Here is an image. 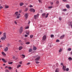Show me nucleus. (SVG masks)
<instances>
[{
	"label": "nucleus",
	"instance_id": "nucleus-1",
	"mask_svg": "<svg viewBox=\"0 0 72 72\" xmlns=\"http://www.w3.org/2000/svg\"><path fill=\"white\" fill-rule=\"evenodd\" d=\"M6 33H4L3 37L1 38V40H4L6 39Z\"/></svg>",
	"mask_w": 72,
	"mask_h": 72
},
{
	"label": "nucleus",
	"instance_id": "nucleus-2",
	"mask_svg": "<svg viewBox=\"0 0 72 72\" xmlns=\"http://www.w3.org/2000/svg\"><path fill=\"white\" fill-rule=\"evenodd\" d=\"M37 57V58L35 59V60L36 61H38L40 60V56H38V55L35 56L34 57L36 58Z\"/></svg>",
	"mask_w": 72,
	"mask_h": 72
},
{
	"label": "nucleus",
	"instance_id": "nucleus-3",
	"mask_svg": "<svg viewBox=\"0 0 72 72\" xmlns=\"http://www.w3.org/2000/svg\"><path fill=\"white\" fill-rule=\"evenodd\" d=\"M20 33H21L23 32V27H21L20 28L19 30Z\"/></svg>",
	"mask_w": 72,
	"mask_h": 72
},
{
	"label": "nucleus",
	"instance_id": "nucleus-4",
	"mask_svg": "<svg viewBox=\"0 0 72 72\" xmlns=\"http://www.w3.org/2000/svg\"><path fill=\"white\" fill-rule=\"evenodd\" d=\"M46 39V35H44L43 37H42V40L43 41H45Z\"/></svg>",
	"mask_w": 72,
	"mask_h": 72
},
{
	"label": "nucleus",
	"instance_id": "nucleus-5",
	"mask_svg": "<svg viewBox=\"0 0 72 72\" xmlns=\"http://www.w3.org/2000/svg\"><path fill=\"white\" fill-rule=\"evenodd\" d=\"M39 14H37V15H34V18L35 19H37V18H38V17H39Z\"/></svg>",
	"mask_w": 72,
	"mask_h": 72
},
{
	"label": "nucleus",
	"instance_id": "nucleus-6",
	"mask_svg": "<svg viewBox=\"0 0 72 72\" xmlns=\"http://www.w3.org/2000/svg\"><path fill=\"white\" fill-rule=\"evenodd\" d=\"M30 12H35V10L33 8H30Z\"/></svg>",
	"mask_w": 72,
	"mask_h": 72
},
{
	"label": "nucleus",
	"instance_id": "nucleus-7",
	"mask_svg": "<svg viewBox=\"0 0 72 72\" xmlns=\"http://www.w3.org/2000/svg\"><path fill=\"white\" fill-rule=\"evenodd\" d=\"M28 13L26 14H25L24 17H25L26 18V19H27L28 18Z\"/></svg>",
	"mask_w": 72,
	"mask_h": 72
},
{
	"label": "nucleus",
	"instance_id": "nucleus-8",
	"mask_svg": "<svg viewBox=\"0 0 72 72\" xmlns=\"http://www.w3.org/2000/svg\"><path fill=\"white\" fill-rule=\"evenodd\" d=\"M64 36L65 35H62V36H61L60 37V39H62L64 38Z\"/></svg>",
	"mask_w": 72,
	"mask_h": 72
},
{
	"label": "nucleus",
	"instance_id": "nucleus-9",
	"mask_svg": "<svg viewBox=\"0 0 72 72\" xmlns=\"http://www.w3.org/2000/svg\"><path fill=\"white\" fill-rule=\"evenodd\" d=\"M37 49V48L35 46H33V50L34 51H35Z\"/></svg>",
	"mask_w": 72,
	"mask_h": 72
},
{
	"label": "nucleus",
	"instance_id": "nucleus-10",
	"mask_svg": "<svg viewBox=\"0 0 72 72\" xmlns=\"http://www.w3.org/2000/svg\"><path fill=\"white\" fill-rule=\"evenodd\" d=\"M66 7L68 9H69L70 8V6L69 4H67L66 5Z\"/></svg>",
	"mask_w": 72,
	"mask_h": 72
},
{
	"label": "nucleus",
	"instance_id": "nucleus-11",
	"mask_svg": "<svg viewBox=\"0 0 72 72\" xmlns=\"http://www.w3.org/2000/svg\"><path fill=\"white\" fill-rule=\"evenodd\" d=\"M22 48H23V47H22L21 46H20L19 48V50H21L22 49Z\"/></svg>",
	"mask_w": 72,
	"mask_h": 72
},
{
	"label": "nucleus",
	"instance_id": "nucleus-12",
	"mask_svg": "<svg viewBox=\"0 0 72 72\" xmlns=\"http://www.w3.org/2000/svg\"><path fill=\"white\" fill-rule=\"evenodd\" d=\"M66 67L65 66H63V67H62V69H63L64 71L66 70Z\"/></svg>",
	"mask_w": 72,
	"mask_h": 72
},
{
	"label": "nucleus",
	"instance_id": "nucleus-13",
	"mask_svg": "<svg viewBox=\"0 0 72 72\" xmlns=\"http://www.w3.org/2000/svg\"><path fill=\"white\" fill-rule=\"evenodd\" d=\"M2 60H3V62H4V63H6L7 62L5 60V59H4V58H2Z\"/></svg>",
	"mask_w": 72,
	"mask_h": 72
},
{
	"label": "nucleus",
	"instance_id": "nucleus-14",
	"mask_svg": "<svg viewBox=\"0 0 72 72\" xmlns=\"http://www.w3.org/2000/svg\"><path fill=\"white\" fill-rule=\"evenodd\" d=\"M8 47H6V48L4 49V51H8Z\"/></svg>",
	"mask_w": 72,
	"mask_h": 72
},
{
	"label": "nucleus",
	"instance_id": "nucleus-15",
	"mask_svg": "<svg viewBox=\"0 0 72 72\" xmlns=\"http://www.w3.org/2000/svg\"><path fill=\"white\" fill-rule=\"evenodd\" d=\"M2 54L4 56H5L6 55V54H5V53L3 52H2Z\"/></svg>",
	"mask_w": 72,
	"mask_h": 72
},
{
	"label": "nucleus",
	"instance_id": "nucleus-16",
	"mask_svg": "<svg viewBox=\"0 0 72 72\" xmlns=\"http://www.w3.org/2000/svg\"><path fill=\"white\" fill-rule=\"evenodd\" d=\"M24 3H20V5L21 6H22L23 5H24Z\"/></svg>",
	"mask_w": 72,
	"mask_h": 72
},
{
	"label": "nucleus",
	"instance_id": "nucleus-17",
	"mask_svg": "<svg viewBox=\"0 0 72 72\" xmlns=\"http://www.w3.org/2000/svg\"><path fill=\"white\" fill-rule=\"evenodd\" d=\"M48 15H49V14H47L45 16V18H47L48 17Z\"/></svg>",
	"mask_w": 72,
	"mask_h": 72
},
{
	"label": "nucleus",
	"instance_id": "nucleus-18",
	"mask_svg": "<svg viewBox=\"0 0 72 72\" xmlns=\"http://www.w3.org/2000/svg\"><path fill=\"white\" fill-rule=\"evenodd\" d=\"M62 50L61 49H60V50L58 51V52L60 53L62 51Z\"/></svg>",
	"mask_w": 72,
	"mask_h": 72
},
{
	"label": "nucleus",
	"instance_id": "nucleus-19",
	"mask_svg": "<svg viewBox=\"0 0 72 72\" xmlns=\"http://www.w3.org/2000/svg\"><path fill=\"white\" fill-rule=\"evenodd\" d=\"M21 55L22 56V57H22V58H25V55L22 54V55Z\"/></svg>",
	"mask_w": 72,
	"mask_h": 72
},
{
	"label": "nucleus",
	"instance_id": "nucleus-20",
	"mask_svg": "<svg viewBox=\"0 0 72 72\" xmlns=\"http://www.w3.org/2000/svg\"><path fill=\"white\" fill-rule=\"evenodd\" d=\"M55 72H59V69H57L56 70H55Z\"/></svg>",
	"mask_w": 72,
	"mask_h": 72
},
{
	"label": "nucleus",
	"instance_id": "nucleus-21",
	"mask_svg": "<svg viewBox=\"0 0 72 72\" xmlns=\"http://www.w3.org/2000/svg\"><path fill=\"white\" fill-rule=\"evenodd\" d=\"M46 15V14L43 13L42 14V17H44Z\"/></svg>",
	"mask_w": 72,
	"mask_h": 72
},
{
	"label": "nucleus",
	"instance_id": "nucleus-22",
	"mask_svg": "<svg viewBox=\"0 0 72 72\" xmlns=\"http://www.w3.org/2000/svg\"><path fill=\"white\" fill-rule=\"evenodd\" d=\"M26 34L28 35H29V33H30V32H26Z\"/></svg>",
	"mask_w": 72,
	"mask_h": 72
},
{
	"label": "nucleus",
	"instance_id": "nucleus-23",
	"mask_svg": "<svg viewBox=\"0 0 72 72\" xmlns=\"http://www.w3.org/2000/svg\"><path fill=\"white\" fill-rule=\"evenodd\" d=\"M13 63V62H8V64H12Z\"/></svg>",
	"mask_w": 72,
	"mask_h": 72
},
{
	"label": "nucleus",
	"instance_id": "nucleus-24",
	"mask_svg": "<svg viewBox=\"0 0 72 72\" xmlns=\"http://www.w3.org/2000/svg\"><path fill=\"white\" fill-rule=\"evenodd\" d=\"M8 69L11 70L12 69V68L10 67H8Z\"/></svg>",
	"mask_w": 72,
	"mask_h": 72
},
{
	"label": "nucleus",
	"instance_id": "nucleus-25",
	"mask_svg": "<svg viewBox=\"0 0 72 72\" xmlns=\"http://www.w3.org/2000/svg\"><path fill=\"white\" fill-rule=\"evenodd\" d=\"M32 49H29V52H32Z\"/></svg>",
	"mask_w": 72,
	"mask_h": 72
},
{
	"label": "nucleus",
	"instance_id": "nucleus-26",
	"mask_svg": "<svg viewBox=\"0 0 72 72\" xmlns=\"http://www.w3.org/2000/svg\"><path fill=\"white\" fill-rule=\"evenodd\" d=\"M18 13V12H16L15 13V15H17Z\"/></svg>",
	"mask_w": 72,
	"mask_h": 72
},
{
	"label": "nucleus",
	"instance_id": "nucleus-27",
	"mask_svg": "<svg viewBox=\"0 0 72 72\" xmlns=\"http://www.w3.org/2000/svg\"><path fill=\"white\" fill-rule=\"evenodd\" d=\"M72 58L71 57H69V58H68V60H72Z\"/></svg>",
	"mask_w": 72,
	"mask_h": 72
},
{
	"label": "nucleus",
	"instance_id": "nucleus-28",
	"mask_svg": "<svg viewBox=\"0 0 72 72\" xmlns=\"http://www.w3.org/2000/svg\"><path fill=\"white\" fill-rule=\"evenodd\" d=\"M28 10V8H26L25 9L24 12H26Z\"/></svg>",
	"mask_w": 72,
	"mask_h": 72
},
{
	"label": "nucleus",
	"instance_id": "nucleus-29",
	"mask_svg": "<svg viewBox=\"0 0 72 72\" xmlns=\"http://www.w3.org/2000/svg\"><path fill=\"white\" fill-rule=\"evenodd\" d=\"M9 8V6H5V8Z\"/></svg>",
	"mask_w": 72,
	"mask_h": 72
},
{
	"label": "nucleus",
	"instance_id": "nucleus-30",
	"mask_svg": "<svg viewBox=\"0 0 72 72\" xmlns=\"http://www.w3.org/2000/svg\"><path fill=\"white\" fill-rule=\"evenodd\" d=\"M33 35H30V38H33Z\"/></svg>",
	"mask_w": 72,
	"mask_h": 72
},
{
	"label": "nucleus",
	"instance_id": "nucleus-31",
	"mask_svg": "<svg viewBox=\"0 0 72 72\" xmlns=\"http://www.w3.org/2000/svg\"><path fill=\"white\" fill-rule=\"evenodd\" d=\"M21 67V65H19L17 67V68H19V67Z\"/></svg>",
	"mask_w": 72,
	"mask_h": 72
},
{
	"label": "nucleus",
	"instance_id": "nucleus-32",
	"mask_svg": "<svg viewBox=\"0 0 72 72\" xmlns=\"http://www.w3.org/2000/svg\"><path fill=\"white\" fill-rule=\"evenodd\" d=\"M67 9H63V10H62V11H64V12H66V11H67Z\"/></svg>",
	"mask_w": 72,
	"mask_h": 72
},
{
	"label": "nucleus",
	"instance_id": "nucleus-33",
	"mask_svg": "<svg viewBox=\"0 0 72 72\" xmlns=\"http://www.w3.org/2000/svg\"><path fill=\"white\" fill-rule=\"evenodd\" d=\"M56 42H60V40H59L57 39V40H56Z\"/></svg>",
	"mask_w": 72,
	"mask_h": 72
},
{
	"label": "nucleus",
	"instance_id": "nucleus-34",
	"mask_svg": "<svg viewBox=\"0 0 72 72\" xmlns=\"http://www.w3.org/2000/svg\"><path fill=\"white\" fill-rule=\"evenodd\" d=\"M65 70H66V71H69V68H66V69H65Z\"/></svg>",
	"mask_w": 72,
	"mask_h": 72
},
{
	"label": "nucleus",
	"instance_id": "nucleus-35",
	"mask_svg": "<svg viewBox=\"0 0 72 72\" xmlns=\"http://www.w3.org/2000/svg\"><path fill=\"white\" fill-rule=\"evenodd\" d=\"M54 37V35H51V38H53Z\"/></svg>",
	"mask_w": 72,
	"mask_h": 72
},
{
	"label": "nucleus",
	"instance_id": "nucleus-36",
	"mask_svg": "<svg viewBox=\"0 0 72 72\" xmlns=\"http://www.w3.org/2000/svg\"><path fill=\"white\" fill-rule=\"evenodd\" d=\"M71 48H69L68 49V51H71Z\"/></svg>",
	"mask_w": 72,
	"mask_h": 72
},
{
	"label": "nucleus",
	"instance_id": "nucleus-37",
	"mask_svg": "<svg viewBox=\"0 0 72 72\" xmlns=\"http://www.w3.org/2000/svg\"><path fill=\"white\" fill-rule=\"evenodd\" d=\"M35 63H36L37 64H39V62H38V61H36L35 62Z\"/></svg>",
	"mask_w": 72,
	"mask_h": 72
},
{
	"label": "nucleus",
	"instance_id": "nucleus-38",
	"mask_svg": "<svg viewBox=\"0 0 72 72\" xmlns=\"http://www.w3.org/2000/svg\"><path fill=\"white\" fill-rule=\"evenodd\" d=\"M30 44V42H28L26 43V44Z\"/></svg>",
	"mask_w": 72,
	"mask_h": 72
},
{
	"label": "nucleus",
	"instance_id": "nucleus-39",
	"mask_svg": "<svg viewBox=\"0 0 72 72\" xmlns=\"http://www.w3.org/2000/svg\"><path fill=\"white\" fill-rule=\"evenodd\" d=\"M28 28H29V26H26L25 28V29H28Z\"/></svg>",
	"mask_w": 72,
	"mask_h": 72
},
{
	"label": "nucleus",
	"instance_id": "nucleus-40",
	"mask_svg": "<svg viewBox=\"0 0 72 72\" xmlns=\"http://www.w3.org/2000/svg\"><path fill=\"white\" fill-rule=\"evenodd\" d=\"M21 12H22V10H19V12L20 13H21Z\"/></svg>",
	"mask_w": 72,
	"mask_h": 72
},
{
	"label": "nucleus",
	"instance_id": "nucleus-41",
	"mask_svg": "<svg viewBox=\"0 0 72 72\" xmlns=\"http://www.w3.org/2000/svg\"><path fill=\"white\" fill-rule=\"evenodd\" d=\"M20 18V16L19 15H17V19H19Z\"/></svg>",
	"mask_w": 72,
	"mask_h": 72
},
{
	"label": "nucleus",
	"instance_id": "nucleus-42",
	"mask_svg": "<svg viewBox=\"0 0 72 72\" xmlns=\"http://www.w3.org/2000/svg\"><path fill=\"white\" fill-rule=\"evenodd\" d=\"M6 72H10L8 70L6 69Z\"/></svg>",
	"mask_w": 72,
	"mask_h": 72
},
{
	"label": "nucleus",
	"instance_id": "nucleus-43",
	"mask_svg": "<svg viewBox=\"0 0 72 72\" xmlns=\"http://www.w3.org/2000/svg\"><path fill=\"white\" fill-rule=\"evenodd\" d=\"M53 7L52 6H49L48 7V8H52Z\"/></svg>",
	"mask_w": 72,
	"mask_h": 72
},
{
	"label": "nucleus",
	"instance_id": "nucleus-44",
	"mask_svg": "<svg viewBox=\"0 0 72 72\" xmlns=\"http://www.w3.org/2000/svg\"><path fill=\"white\" fill-rule=\"evenodd\" d=\"M41 0H39V3H42V2L41 1Z\"/></svg>",
	"mask_w": 72,
	"mask_h": 72
},
{
	"label": "nucleus",
	"instance_id": "nucleus-45",
	"mask_svg": "<svg viewBox=\"0 0 72 72\" xmlns=\"http://www.w3.org/2000/svg\"><path fill=\"white\" fill-rule=\"evenodd\" d=\"M59 20H60V21H61L62 20L61 18L59 17Z\"/></svg>",
	"mask_w": 72,
	"mask_h": 72
},
{
	"label": "nucleus",
	"instance_id": "nucleus-46",
	"mask_svg": "<svg viewBox=\"0 0 72 72\" xmlns=\"http://www.w3.org/2000/svg\"><path fill=\"white\" fill-rule=\"evenodd\" d=\"M24 36L25 37H28V36L27 35H24Z\"/></svg>",
	"mask_w": 72,
	"mask_h": 72
},
{
	"label": "nucleus",
	"instance_id": "nucleus-47",
	"mask_svg": "<svg viewBox=\"0 0 72 72\" xmlns=\"http://www.w3.org/2000/svg\"><path fill=\"white\" fill-rule=\"evenodd\" d=\"M3 8V7L2 6H0V9H2Z\"/></svg>",
	"mask_w": 72,
	"mask_h": 72
},
{
	"label": "nucleus",
	"instance_id": "nucleus-48",
	"mask_svg": "<svg viewBox=\"0 0 72 72\" xmlns=\"http://www.w3.org/2000/svg\"><path fill=\"white\" fill-rule=\"evenodd\" d=\"M30 7V8H32V5H30V6H29Z\"/></svg>",
	"mask_w": 72,
	"mask_h": 72
},
{
	"label": "nucleus",
	"instance_id": "nucleus-49",
	"mask_svg": "<svg viewBox=\"0 0 72 72\" xmlns=\"http://www.w3.org/2000/svg\"><path fill=\"white\" fill-rule=\"evenodd\" d=\"M56 66H57V67L58 66V64L57 63L56 64Z\"/></svg>",
	"mask_w": 72,
	"mask_h": 72
},
{
	"label": "nucleus",
	"instance_id": "nucleus-50",
	"mask_svg": "<svg viewBox=\"0 0 72 72\" xmlns=\"http://www.w3.org/2000/svg\"><path fill=\"white\" fill-rule=\"evenodd\" d=\"M55 68V66H53V67H52V68H53L54 69Z\"/></svg>",
	"mask_w": 72,
	"mask_h": 72
},
{
	"label": "nucleus",
	"instance_id": "nucleus-51",
	"mask_svg": "<svg viewBox=\"0 0 72 72\" xmlns=\"http://www.w3.org/2000/svg\"><path fill=\"white\" fill-rule=\"evenodd\" d=\"M56 3H57V4H58L59 3V1H57V2H56Z\"/></svg>",
	"mask_w": 72,
	"mask_h": 72
},
{
	"label": "nucleus",
	"instance_id": "nucleus-52",
	"mask_svg": "<svg viewBox=\"0 0 72 72\" xmlns=\"http://www.w3.org/2000/svg\"><path fill=\"white\" fill-rule=\"evenodd\" d=\"M60 64H61V65L63 66V63H60Z\"/></svg>",
	"mask_w": 72,
	"mask_h": 72
},
{
	"label": "nucleus",
	"instance_id": "nucleus-53",
	"mask_svg": "<svg viewBox=\"0 0 72 72\" xmlns=\"http://www.w3.org/2000/svg\"><path fill=\"white\" fill-rule=\"evenodd\" d=\"M14 22H15V23L16 24H17V22L16 21H15Z\"/></svg>",
	"mask_w": 72,
	"mask_h": 72
},
{
	"label": "nucleus",
	"instance_id": "nucleus-54",
	"mask_svg": "<svg viewBox=\"0 0 72 72\" xmlns=\"http://www.w3.org/2000/svg\"><path fill=\"white\" fill-rule=\"evenodd\" d=\"M15 57H14V56H13V59H15Z\"/></svg>",
	"mask_w": 72,
	"mask_h": 72
},
{
	"label": "nucleus",
	"instance_id": "nucleus-55",
	"mask_svg": "<svg viewBox=\"0 0 72 72\" xmlns=\"http://www.w3.org/2000/svg\"><path fill=\"white\" fill-rule=\"evenodd\" d=\"M30 21H29L28 23V24H30Z\"/></svg>",
	"mask_w": 72,
	"mask_h": 72
},
{
	"label": "nucleus",
	"instance_id": "nucleus-56",
	"mask_svg": "<svg viewBox=\"0 0 72 72\" xmlns=\"http://www.w3.org/2000/svg\"><path fill=\"white\" fill-rule=\"evenodd\" d=\"M7 45H8V46H10V44H9V43H8V44H7Z\"/></svg>",
	"mask_w": 72,
	"mask_h": 72
},
{
	"label": "nucleus",
	"instance_id": "nucleus-57",
	"mask_svg": "<svg viewBox=\"0 0 72 72\" xmlns=\"http://www.w3.org/2000/svg\"><path fill=\"white\" fill-rule=\"evenodd\" d=\"M19 42H21V40H19Z\"/></svg>",
	"mask_w": 72,
	"mask_h": 72
},
{
	"label": "nucleus",
	"instance_id": "nucleus-58",
	"mask_svg": "<svg viewBox=\"0 0 72 72\" xmlns=\"http://www.w3.org/2000/svg\"><path fill=\"white\" fill-rule=\"evenodd\" d=\"M30 64V63H27V65H29Z\"/></svg>",
	"mask_w": 72,
	"mask_h": 72
},
{
	"label": "nucleus",
	"instance_id": "nucleus-59",
	"mask_svg": "<svg viewBox=\"0 0 72 72\" xmlns=\"http://www.w3.org/2000/svg\"><path fill=\"white\" fill-rule=\"evenodd\" d=\"M53 4V3L51 2V4Z\"/></svg>",
	"mask_w": 72,
	"mask_h": 72
},
{
	"label": "nucleus",
	"instance_id": "nucleus-60",
	"mask_svg": "<svg viewBox=\"0 0 72 72\" xmlns=\"http://www.w3.org/2000/svg\"><path fill=\"white\" fill-rule=\"evenodd\" d=\"M66 0H62V1H66Z\"/></svg>",
	"mask_w": 72,
	"mask_h": 72
},
{
	"label": "nucleus",
	"instance_id": "nucleus-61",
	"mask_svg": "<svg viewBox=\"0 0 72 72\" xmlns=\"http://www.w3.org/2000/svg\"><path fill=\"white\" fill-rule=\"evenodd\" d=\"M8 67H7V66H6V67H5V68H8Z\"/></svg>",
	"mask_w": 72,
	"mask_h": 72
},
{
	"label": "nucleus",
	"instance_id": "nucleus-62",
	"mask_svg": "<svg viewBox=\"0 0 72 72\" xmlns=\"http://www.w3.org/2000/svg\"><path fill=\"white\" fill-rule=\"evenodd\" d=\"M3 66H5L6 64H3Z\"/></svg>",
	"mask_w": 72,
	"mask_h": 72
},
{
	"label": "nucleus",
	"instance_id": "nucleus-63",
	"mask_svg": "<svg viewBox=\"0 0 72 72\" xmlns=\"http://www.w3.org/2000/svg\"><path fill=\"white\" fill-rule=\"evenodd\" d=\"M70 54H71V55H72V51L71 52H70Z\"/></svg>",
	"mask_w": 72,
	"mask_h": 72
},
{
	"label": "nucleus",
	"instance_id": "nucleus-64",
	"mask_svg": "<svg viewBox=\"0 0 72 72\" xmlns=\"http://www.w3.org/2000/svg\"><path fill=\"white\" fill-rule=\"evenodd\" d=\"M20 64H22V62H20Z\"/></svg>",
	"mask_w": 72,
	"mask_h": 72
}]
</instances>
